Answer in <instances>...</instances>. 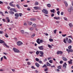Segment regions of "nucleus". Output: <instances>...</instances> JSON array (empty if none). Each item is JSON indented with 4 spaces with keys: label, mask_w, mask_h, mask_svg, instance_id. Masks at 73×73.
Segmentation results:
<instances>
[{
    "label": "nucleus",
    "mask_w": 73,
    "mask_h": 73,
    "mask_svg": "<svg viewBox=\"0 0 73 73\" xmlns=\"http://www.w3.org/2000/svg\"><path fill=\"white\" fill-rule=\"evenodd\" d=\"M36 42L38 44H40V43H42L43 42V40H40V38H38L36 40Z\"/></svg>",
    "instance_id": "nucleus-1"
},
{
    "label": "nucleus",
    "mask_w": 73,
    "mask_h": 73,
    "mask_svg": "<svg viewBox=\"0 0 73 73\" xmlns=\"http://www.w3.org/2000/svg\"><path fill=\"white\" fill-rule=\"evenodd\" d=\"M13 51L15 52V53H19L20 51L19 50L16 48H13Z\"/></svg>",
    "instance_id": "nucleus-2"
},
{
    "label": "nucleus",
    "mask_w": 73,
    "mask_h": 73,
    "mask_svg": "<svg viewBox=\"0 0 73 73\" xmlns=\"http://www.w3.org/2000/svg\"><path fill=\"white\" fill-rule=\"evenodd\" d=\"M42 12L45 14H48V12L46 10L43 9L42 10Z\"/></svg>",
    "instance_id": "nucleus-3"
},
{
    "label": "nucleus",
    "mask_w": 73,
    "mask_h": 73,
    "mask_svg": "<svg viewBox=\"0 0 73 73\" xmlns=\"http://www.w3.org/2000/svg\"><path fill=\"white\" fill-rule=\"evenodd\" d=\"M17 44L18 46H20V45L23 44V43L20 41H19L17 42Z\"/></svg>",
    "instance_id": "nucleus-4"
},
{
    "label": "nucleus",
    "mask_w": 73,
    "mask_h": 73,
    "mask_svg": "<svg viewBox=\"0 0 73 73\" xmlns=\"http://www.w3.org/2000/svg\"><path fill=\"white\" fill-rule=\"evenodd\" d=\"M66 65H67V64H66V62L64 63V64H63V66L64 69H66Z\"/></svg>",
    "instance_id": "nucleus-5"
},
{
    "label": "nucleus",
    "mask_w": 73,
    "mask_h": 73,
    "mask_svg": "<svg viewBox=\"0 0 73 73\" xmlns=\"http://www.w3.org/2000/svg\"><path fill=\"white\" fill-rule=\"evenodd\" d=\"M9 5H10L11 7H16V5H13L12 3L10 2L9 3Z\"/></svg>",
    "instance_id": "nucleus-6"
},
{
    "label": "nucleus",
    "mask_w": 73,
    "mask_h": 73,
    "mask_svg": "<svg viewBox=\"0 0 73 73\" xmlns=\"http://www.w3.org/2000/svg\"><path fill=\"white\" fill-rule=\"evenodd\" d=\"M38 48L40 50H44V48H43V46H42L38 47Z\"/></svg>",
    "instance_id": "nucleus-7"
},
{
    "label": "nucleus",
    "mask_w": 73,
    "mask_h": 73,
    "mask_svg": "<svg viewBox=\"0 0 73 73\" xmlns=\"http://www.w3.org/2000/svg\"><path fill=\"white\" fill-rule=\"evenodd\" d=\"M63 53V52L61 51H58L57 52V54H62Z\"/></svg>",
    "instance_id": "nucleus-8"
},
{
    "label": "nucleus",
    "mask_w": 73,
    "mask_h": 73,
    "mask_svg": "<svg viewBox=\"0 0 73 73\" xmlns=\"http://www.w3.org/2000/svg\"><path fill=\"white\" fill-rule=\"evenodd\" d=\"M34 9H41V8L40 7H37L36 6L35 7H34Z\"/></svg>",
    "instance_id": "nucleus-9"
},
{
    "label": "nucleus",
    "mask_w": 73,
    "mask_h": 73,
    "mask_svg": "<svg viewBox=\"0 0 73 73\" xmlns=\"http://www.w3.org/2000/svg\"><path fill=\"white\" fill-rule=\"evenodd\" d=\"M64 2L65 4L66 7H68V4L67 2L66 1H64Z\"/></svg>",
    "instance_id": "nucleus-10"
},
{
    "label": "nucleus",
    "mask_w": 73,
    "mask_h": 73,
    "mask_svg": "<svg viewBox=\"0 0 73 73\" xmlns=\"http://www.w3.org/2000/svg\"><path fill=\"white\" fill-rule=\"evenodd\" d=\"M62 59L64 61H66L68 60L67 58L64 57H62Z\"/></svg>",
    "instance_id": "nucleus-11"
},
{
    "label": "nucleus",
    "mask_w": 73,
    "mask_h": 73,
    "mask_svg": "<svg viewBox=\"0 0 73 73\" xmlns=\"http://www.w3.org/2000/svg\"><path fill=\"white\" fill-rule=\"evenodd\" d=\"M35 65L37 66V68H39V66H40V65H39V64L37 63H35Z\"/></svg>",
    "instance_id": "nucleus-12"
},
{
    "label": "nucleus",
    "mask_w": 73,
    "mask_h": 73,
    "mask_svg": "<svg viewBox=\"0 0 73 73\" xmlns=\"http://www.w3.org/2000/svg\"><path fill=\"white\" fill-rule=\"evenodd\" d=\"M9 12L11 15H14V14H15L14 12L13 11H10Z\"/></svg>",
    "instance_id": "nucleus-13"
},
{
    "label": "nucleus",
    "mask_w": 73,
    "mask_h": 73,
    "mask_svg": "<svg viewBox=\"0 0 73 73\" xmlns=\"http://www.w3.org/2000/svg\"><path fill=\"white\" fill-rule=\"evenodd\" d=\"M46 65L48 66H51V64H50L49 63L47 62L46 63Z\"/></svg>",
    "instance_id": "nucleus-14"
},
{
    "label": "nucleus",
    "mask_w": 73,
    "mask_h": 73,
    "mask_svg": "<svg viewBox=\"0 0 73 73\" xmlns=\"http://www.w3.org/2000/svg\"><path fill=\"white\" fill-rule=\"evenodd\" d=\"M4 41L0 39V43L1 44H2V43H4Z\"/></svg>",
    "instance_id": "nucleus-15"
},
{
    "label": "nucleus",
    "mask_w": 73,
    "mask_h": 73,
    "mask_svg": "<svg viewBox=\"0 0 73 73\" xmlns=\"http://www.w3.org/2000/svg\"><path fill=\"white\" fill-rule=\"evenodd\" d=\"M68 43H69V44H70L71 43H72V40H71V39H69L68 41Z\"/></svg>",
    "instance_id": "nucleus-16"
},
{
    "label": "nucleus",
    "mask_w": 73,
    "mask_h": 73,
    "mask_svg": "<svg viewBox=\"0 0 73 73\" xmlns=\"http://www.w3.org/2000/svg\"><path fill=\"white\" fill-rule=\"evenodd\" d=\"M32 26L33 28H36V25L35 24H34Z\"/></svg>",
    "instance_id": "nucleus-17"
},
{
    "label": "nucleus",
    "mask_w": 73,
    "mask_h": 73,
    "mask_svg": "<svg viewBox=\"0 0 73 73\" xmlns=\"http://www.w3.org/2000/svg\"><path fill=\"white\" fill-rule=\"evenodd\" d=\"M28 24L29 25H31L32 24V23L31 22H28Z\"/></svg>",
    "instance_id": "nucleus-18"
},
{
    "label": "nucleus",
    "mask_w": 73,
    "mask_h": 73,
    "mask_svg": "<svg viewBox=\"0 0 73 73\" xmlns=\"http://www.w3.org/2000/svg\"><path fill=\"white\" fill-rule=\"evenodd\" d=\"M39 52H40V54L43 55L44 52H42V51H39Z\"/></svg>",
    "instance_id": "nucleus-19"
},
{
    "label": "nucleus",
    "mask_w": 73,
    "mask_h": 73,
    "mask_svg": "<svg viewBox=\"0 0 73 73\" xmlns=\"http://www.w3.org/2000/svg\"><path fill=\"white\" fill-rule=\"evenodd\" d=\"M15 16H16V17H19V14L17 13H16L15 15Z\"/></svg>",
    "instance_id": "nucleus-20"
},
{
    "label": "nucleus",
    "mask_w": 73,
    "mask_h": 73,
    "mask_svg": "<svg viewBox=\"0 0 73 73\" xmlns=\"http://www.w3.org/2000/svg\"><path fill=\"white\" fill-rule=\"evenodd\" d=\"M5 36L6 37V38H8V37H9L8 35V34H7L5 33Z\"/></svg>",
    "instance_id": "nucleus-21"
},
{
    "label": "nucleus",
    "mask_w": 73,
    "mask_h": 73,
    "mask_svg": "<svg viewBox=\"0 0 73 73\" xmlns=\"http://www.w3.org/2000/svg\"><path fill=\"white\" fill-rule=\"evenodd\" d=\"M49 62H50V64H52L53 63V60H50L49 61Z\"/></svg>",
    "instance_id": "nucleus-22"
},
{
    "label": "nucleus",
    "mask_w": 73,
    "mask_h": 73,
    "mask_svg": "<svg viewBox=\"0 0 73 73\" xmlns=\"http://www.w3.org/2000/svg\"><path fill=\"white\" fill-rule=\"evenodd\" d=\"M48 46L49 48H52V46L49 44H48Z\"/></svg>",
    "instance_id": "nucleus-23"
},
{
    "label": "nucleus",
    "mask_w": 73,
    "mask_h": 73,
    "mask_svg": "<svg viewBox=\"0 0 73 73\" xmlns=\"http://www.w3.org/2000/svg\"><path fill=\"white\" fill-rule=\"evenodd\" d=\"M35 34H33V35L31 36V37L32 38L34 37L35 36Z\"/></svg>",
    "instance_id": "nucleus-24"
},
{
    "label": "nucleus",
    "mask_w": 73,
    "mask_h": 73,
    "mask_svg": "<svg viewBox=\"0 0 73 73\" xmlns=\"http://www.w3.org/2000/svg\"><path fill=\"white\" fill-rule=\"evenodd\" d=\"M49 40L50 41V42H52L53 41V39H52V38H50L49 39Z\"/></svg>",
    "instance_id": "nucleus-25"
},
{
    "label": "nucleus",
    "mask_w": 73,
    "mask_h": 73,
    "mask_svg": "<svg viewBox=\"0 0 73 73\" xmlns=\"http://www.w3.org/2000/svg\"><path fill=\"white\" fill-rule=\"evenodd\" d=\"M68 49H72V46H69L68 47Z\"/></svg>",
    "instance_id": "nucleus-26"
},
{
    "label": "nucleus",
    "mask_w": 73,
    "mask_h": 73,
    "mask_svg": "<svg viewBox=\"0 0 73 73\" xmlns=\"http://www.w3.org/2000/svg\"><path fill=\"white\" fill-rule=\"evenodd\" d=\"M50 11L52 13H54V9L51 10Z\"/></svg>",
    "instance_id": "nucleus-27"
},
{
    "label": "nucleus",
    "mask_w": 73,
    "mask_h": 73,
    "mask_svg": "<svg viewBox=\"0 0 73 73\" xmlns=\"http://www.w3.org/2000/svg\"><path fill=\"white\" fill-rule=\"evenodd\" d=\"M47 6L48 7H50L51 5L50 4H48L47 5Z\"/></svg>",
    "instance_id": "nucleus-28"
},
{
    "label": "nucleus",
    "mask_w": 73,
    "mask_h": 73,
    "mask_svg": "<svg viewBox=\"0 0 73 73\" xmlns=\"http://www.w3.org/2000/svg\"><path fill=\"white\" fill-rule=\"evenodd\" d=\"M36 19H31V21H35Z\"/></svg>",
    "instance_id": "nucleus-29"
},
{
    "label": "nucleus",
    "mask_w": 73,
    "mask_h": 73,
    "mask_svg": "<svg viewBox=\"0 0 73 73\" xmlns=\"http://www.w3.org/2000/svg\"><path fill=\"white\" fill-rule=\"evenodd\" d=\"M38 62L39 63V64H42V62L41 60H39Z\"/></svg>",
    "instance_id": "nucleus-30"
},
{
    "label": "nucleus",
    "mask_w": 73,
    "mask_h": 73,
    "mask_svg": "<svg viewBox=\"0 0 73 73\" xmlns=\"http://www.w3.org/2000/svg\"><path fill=\"white\" fill-rule=\"evenodd\" d=\"M40 53V52H38V51H37L36 52V54L38 55V54H39Z\"/></svg>",
    "instance_id": "nucleus-31"
},
{
    "label": "nucleus",
    "mask_w": 73,
    "mask_h": 73,
    "mask_svg": "<svg viewBox=\"0 0 73 73\" xmlns=\"http://www.w3.org/2000/svg\"><path fill=\"white\" fill-rule=\"evenodd\" d=\"M63 42H64V43H65V44H66V40L64 38V40H63Z\"/></svg>",
    "instance_id": "nucleus-32"
},
{
    "label": "nucleus",
    "mask_w": 73,
    "mask_h": 73,
    "mask_svg": "<svg viewBox=\"0 0 73 73\" xmlns=\"http://www.w3.org/2000/svg\"><path fill=\"white\" fill-rule=\"evenodd\" d=\"M35 60L36 61L38 62L39 61V59L37 58H35Z\"/></svg>",
    "instance_id": "nucleus-33"
},
{
    "label": "nucleus",
    "mask_w": 73,
    "mask_h": 73,
    "mask_svg": "<svg viewBox=\"0 0 73 73\" xmlns=\"http://www.w3.org/2000/svg\"><path fill=\"white\" fill-rule=\"evenodd\" d=\"M29 29L30 31H33V30L34 29H33V27H31V28H29Z\"/></svg>",
    "instance_id": "nucleus-34"
},
{
    "label": "nucleus",
    "mask_w": 73,
    "mask_h": 73,
    "mask_svg": "<svg viewBox=\"0 0 73 73\" xmlns=\"http://www.w3.org/2000/svg\"><path fill=\"white\" fill-rule=\"evenodd\" d=\"M21 33H22V34H24V31L23 30H21Z\"/></svg>",
    "instance_id": "nucleus-35"
},
{
    "label": "nucleus",
    "mask_w": 73,
    "mask_h": 73,
    "mask_svg": "<svg viewBox=\"0 0 73 73\" xmlns=\"http://www.w3.org/2000/svg\"><path fill=\"white\" fill-rule=\"evenodd\" d=\"M35 5H38V3L37 2H36L35 3Z\"/></svg>",
    "instance_id": "nucleus-36"
},
{
    "label": "nucleus",
    "mask_w": 73,
    "mask_h": 73,
    "mask_svg": "<svg viewBox=\"0 0 73 73\" xmlns=\"http://www.w3.org/2000/svg\"><path fill=\"white\" fill-rule=\"evenodd\" d=\"M44 67H45V68H46L47 67L46 64L44 65V66H42V68H44Z\"/></svg>",
    "instance_id": "nucleus-37"
},
{
    "label": "nucleus",
    "mask_w": 73,
    "mask_h": 73,
    "mask_svg": "<svg viewBox=\"0 0 73 73\" xmlns=\"http://www.w3.org/2000/svg\"><path fill=\"white\" fill-rule=\"evenodd\" d=\"M7 22H6V23H9L10 22V20H9V19L7 20Z\"/></svg>",
    "instance_id": "nucleus-38"
},
{
    "label": "nucleus",
    "mask_w": 73,
    "mask_h": 73,
    "mask_svg": "<svg viewBox=\"0 0 73 73\" xmlns=\"http://www.w3.org/2000/svg\"><path fill=\"white\" fill-rule=\"evenodd\" d=\"M69 26L70 27H72L73 26V25H72V24H71V23H70L69 24Z\"/></svg>",
    "instance_id": "nucleus-39"
},
{
    "label": "nucleus",
    "mask_w": 73,
    "mask_h": 73,
    "mask_svg": "<svg viewBox=\"0 0 73 73\" xmlns=\"http://www.w3.org/2000/svg\"><path fill=\"white\" fill-rule=\"evenodd\" d=\"M4 45H5V46L6 47H8V46L7 45L6 43H4Z\"/></svg>",
    "instance_id": "nucleus-40"
},
{
    "label": "nucleus",
    "mask_w": 73,
    "mask_h": 73,
    "mask_svg": "<svg viewBox=\"0 0 73 73\" xmlns=\"http://www.w3.org/2000/svg\"><path fill=\"white\" fill-rule=\"evenodd\" d=\"M17 7L18 8H20V6L18 4L16 5Z\"/></svg>",
    "instance_id": "nucleus-41"
},
{
    "label": "nucleus",
    "mask_w": 73,
    "mask_h": 73,
    "mask_svg": "<svg viewBox=\"0 0 73 73\" xmlns=\"http://www.w3.org/2000/svg\"><path fill=\"white\" fill-rule=\"evenodd\" d=\"M73 11V10H72V9H68V11L69 12H71V11Z\"/></svg>",
    "instance_id": "nucleus-42"
},
{
    "label": "nucleus",
    "mask_w": 73,
    "mask_h": 73,
    "mask_svg": "<svg viewBox=\"0 0 73 73\" xmlns=\"http://www.w3.org/2000/svg\"><path fill=\"white\" fill-rule=\"evenodd\" d=\"M27 64L29 65H31V63L29 62H27Z\"/></svg>",
    "instance_id": "nucleus-43"
},
{
    "label": "nucleus",
    "mask_w": 73,
    "mask_h": 73,
    "mask_svg": "<svg viewBox=\"0 0 73 73\" xmlns=\"http://www.w3.org/2000/svg\"><path fill=\"white\" fill-rule=\"evenodd\" d=\"M57 31V30H55L54 31V33L55 34H56V31Z\"/></svg>",
    "instance_id": "nucleus-44"
},
{
    "label": "nucleus",
    "mask_w": 73,
    "mask_h": 73,
    "mask_svg": "<svg viewBox=\"0 0 73 73\" xmlns=\"http://www.w3.org/2000/svg\"><path fill=\"white\" fill-rule=\"evenodd\" d=\"M51 59H52V58L51 57H48V60H50Z\"/></svg>",
    "instance_id": "nucleus-45"
},
{
    "label": "nucleus",
    "mask_w": 73,
    "mask_h": 73,
    "mask_svg": "<svg viewBox=\"0 0 73 73\" xmlns=\"http://www.w3.org/2000/svg\"><path fill=\"white\" fill-rule=\"evenodd\" d=\"M65 40H66V41H68V37L66 38Z\"/></svg>",
    "instance_id": "nucleus-46"
},
{
    "label": "nucleus",
    "mask_w": 73,
    "mask_h": 73,
    "mask_svg": "<svg viewBox=\"0 0 73 73\" xmlns=\"http://www.w3.org/2000/svg\"><path fill=\"white\" fill-rule=\"evenodd\" d=\"M31 68L32 69H36V68H35V67H34L33 66H32Z\"/></svg>",
    "instance_id": "nucleus-47"
},
{
    "label": "nucleus",
    "mask_w": 73,
    "mask_h": 73,
    "mask_svg": "<svg viewBox=\"0 0 73 73\" xmlns=\"http://www.w3.org/2000/svg\"><path fill=\"white\" fill-rule=\"evenodd\" d=\"M57 13L58 15H60V11H58L57 12Z\"/></svg>",
    "instance_id": "nucleus-48"
},
{
    "label": "nucleus",
    "mask_w": 73,
    "mask_h": 73,
    "mask_svg": "<svg viewBox=\"0 0 73 73\" xmlns=\"http://www.w3.org/2000/svg\"><path fill=\"white\" fill-rule=\"evenodd\" d=\"M0 14H1L2 16H4V15H3V12H1V11H0Z\"/></svg>",
    "instance_id": "nucleus-49"
},
{
    "label": "nucleus",
    "mask_w": 73,
    "mask_h": 73,
    "mask_svg": "<svg viewBox=\"0 0 73 73\" xmlns=\"http://www.w3.org/2000/svg\"><path fill=\"white\" fill-rule=\"evenodd\" d=\"M62 36L63 37H65L66 36V34L62 35Z\"/></svg>",
    "instance_id": "nucleus-50"
},
{
    "label": "nucleus",
    "mask_w": 73,
    "mask_h": 73,
    "mask_svg": "<svg viewBox=\"0 0 73 73\" xmlns=\"http://www.w3.org/2000/svg\"><path fill=\"white\" fill-rule=\"evenodd\" d=\"M68 62L69 64H72V62L69 61Z\"/></svg>",
    "instance_id": "nucleus-51"
},
{
    "label": "nucleus",
    "mask_w": 73,
    "mask_h": 73,
    "mask_svg": "<svg viewBox=\"0 0 73 73\" xmlns=\"http://www.w3.org/2000/svg\"><path fill=\"white\" fill-rule=\"evenodd\" d=\"M3 57H2L1 58V61H3Z\"/></svg>",
    "instance_id": "nucleus-52"
},
{
    "label": "nucleus",
    "mask_w": 73,
    "mask_h": 73,
    "mask_svg": "<svg viewBox=\"0 0 73 73\" xmlns=\"http://www.w3.org/2000/svg\"><path fill=\"white\" fill-rule=\"evenodd\" d=\"M73 50L72 49H70V52H73Z\"/></svg>",
    "instance_id": "nucleus-53"
},
{
    "label": "nucleus",
    "mask_w": 73,
    "mask_h": 73,
    "mask_svg": "<svg viewBox=\"0 0 73 73\" xmlns=\"http://www.w3.org/2000/svg\"><path fill=\"white\" fill-rule=\"evenodd\" d=\"M19 15L20 17H21V16H22V15H23L21 13H19Z\"/></svg>",
    "instance_id": "nucleus-54"
},
{
    "label": "nucleus",
    "mask_w": 73,
    "mask_h": 73,
    "mask_svg": "<svg viewBox=\"0 0 73 73\" xmlns=\"http://www.w3.org/2000/svg\"><path fill=\"white\" fill-rule=\"evenodd\" d=\"M64 19L65 20H66V21H67V18H66L65 17H64Z\"/></svg>",
    "instance_id": "nucleus-55"
},
{
    "label": "nucleus",
    "mask_w": 73,
    "mask_h": 73,
    "mask_svg": "<svg viewBox=\"0 0 73 73\" xmlns=\"http://www.w3.org/2000/svg\"><path fill=\"white\" fill-rule=\"evenodd\" d=\"M13 11L14 12H17V10L16 9H13Z\"/></svg>",
    "instance_id": "nucleus-56"
},
{
    "label": "nucleus",
    "mask_w": 73,
    "mask_h": 73,
    "mask_svg": "<svg viewBox=\"0 0 73 73\" xmlns=\"http://www.w3.org/2000/svg\"><path fill=\"white\" fill-rule=\"evenodd\" d=\"M60 64H62V63H63V61L62 60L60 61Z\"/></svg>",
    "instance_id": "nucleus-57"
},
{
    "label": "nucleus",
    "mask_w": 73,
    "mask_h": 73,
    "mask_svg": "<svg viewBox=\"0 0 73 73\" xmlns=\"http://www.w3.org/2000/svg\"><path fill=\"white\" fill-rule=\"evenodd\" d=\"M47 70H48V68H46L44 69V71L45 72H47Z\"/></svg>",
    "instance_id": "nucleus-58"
},
{
    "label": "nucleus",
    "mask_w": 73,
    "mask_h": 73,
    "mask_svg": "<svg viewBox=\"0 0 73 73\" xmlns=\"http://www.w3.org/2000/svg\"><path fill=\"white\" fill-rule=\"evenodd\" d=\"M70 9H73V7L72 6H71L70 7Z\"/></svg>",
    "instance_id": "nucleus-59"
},
{
    "label": "nucleus",
    "mask_w": 73,
    "mask_h": 73,
    "mask_svg": "<svg viewBox=\"0 0 73 73\" xmlns=\"http://www.w3.org/2000/svg\"><path fill=\"white\" fill-rule=\"evenodd\" d=\"M66 50L67 51V52H70V50L66 49Z\"/></svg>",
    "instance_id": "nucleus-60"
},
{
    "label": "nucleus",
    "mask_w": 73,
    "mask_h": 73,
    "mask_svg": "<svg viewBox=\"0 0 73 73\" xmlns=\"http://www.w3.org/2000/svg\"><path fill=\"white\" fill-rule=\"evenodd\" d=\"M72 36H68V37H70V38H72V39H73V38H72Z\"/></svg>",
    "instance_id": "nucleus-61"
},
{
    "label": "nucleus",
    "mask_w": 73,
    "mask_h": 73,
    "mask_svg": "<svg viewBox=\"0 0 73 73\" xmlns=\"http://www.w3.org/2000/svg\"><path fill=\"white\" fill-rule=\"evenodd\" d=\"M3 58H4V59H7V57H6V56H3Z\"/></svg>",
    "instance_id": "nucleus-62"
},
{
    "label": "nucleus",
    "mask_w": 73,
    "mask_h": 73,
    "mask_svg": "<svg viewBox=\"0 0 73 73\" xmlns=\"http://www.w3.org/2000/svg\"><path fill=\"white\" fill-rule=\"evenodd\" d=\"M58 69H61V67L60 66H58Z\"/></svg>",
    "instance_id": "nucleus-63"
},
{
    "label": "nucleus",
    "mask_w": 73,
    "mask_h": 73,
    "mask_svg": "<svg viewBox=\"0 0 73 73\" xmlns=\"http://www.w3.org/2000/svg\"><path fill=\"white\" fill-rule=\"evenodd\" d=\"M23 6L24 7H28V5H23Z\"/></svg>",
    "instance_id": "nucleus-64"
}]
</instances>
